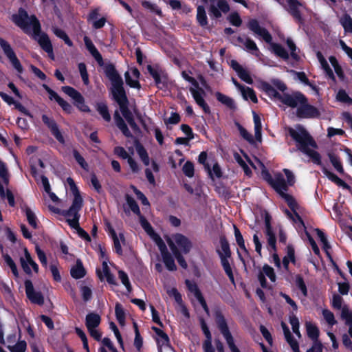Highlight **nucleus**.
Returning <instances> with one entry per match:
<instances>
[{"label": "nucleus", "mask_w": 352, "mask_h": 352, "mask_svg": "<svg viewBox=\"0 0 352 352\" xmlns=\"http://www.w3.org/2000/svg\"><path fill=\"white\" fill-rule=\"evenodd\" d=\"M104 72L106 77L111 82V94L113 99L118 104L122 116L125 118L133 130H139V126L135 122L133 113L129 108V101L123 87V80L116 69L115 65L112 63L105 65Z\"/></svg>", "instance_id": "f257e3e1"}, {"label": "nucleus", "mask_w": 352, "mask_h": 352, "mask_svg": "<svg viewBox=\"0 0 352 352\" xmlns=\"http://www.w3.org/2000/svg\"><path fill=\"white\" fill-rule=\"evenodd\" d=\"M288 132L290 137L296 142V146L299 151L308 155L314 164L322 165L320 153L309 148L311 146L316 148L318 145L304 127L299 126L298 131L289 128Z\"/></svg>", "instance_id": "f03ea898"}, {"label": "nucleus", "mask_w": 352, "mask_h": 352, "mask_svg": "<svg viewBox=\"0 0 352 352\" xmlns=\"http://www.w3.org/2000/svg\"><path fill=\"white\" fill-rule=\"evenodd\" d=\"M12 21L25 33L32 34L37 40L41 47L44 49V37L40 35L41 25L34 15L29 16L23 9H19L18 13L13 14Z\"/></svg>", "instance_id": "7ed1b4c3"}, {"label": "nucleus", "mask_w": 352, "mask_h": 352, "mask_svg": "<svg viewBox=\"0 0 352 352\" xmlns=\"http://www.w3.org/2000/svg\"><path fill=\"white\" fill-rule=\"evenodd\" d=\"M260 89L271 99L278 100L291 108H298L302 102H305L306 96L300 91H294L291 94L287 93L280 94L272 85L266 81L261 82Z\"/></svg>", "instance_id": "20e7f679"}, {"label": "nucleus", "mask_w": 352, "mask_h": 352, "mask_svg": "<svg viewBox=\"0 0 352 352\" xmlns=\"http://www.w3.org/2000/svg\"><path fill=\"white\" fill-rule=\"evenodd\" d=\"M47 208L52 212L66 217V222L72 228L75 229L76 230V232L78 234V236L83 240L87 242H91V236L84 229H82L80 226L79 224V220L80 218V214L79 212L80 210H76L67 214L66 213V212H60V208L50 204L48 205Z\"/></svg>", "instance_id": "39448f33"}, {"label": "nucleus", "mask_w": 352, "mask_h": 352, "mask_svg": "<svg viewBox=\"0 0 352 352\" xmlns=\"http://www.w3.org/2000/svg\"><path fill=\"white\" fill-rule=\"evenodd\" d=\"M216 324L223 336L231 352H241L234 343V338L229 329L226 320L222 311L217 309L214 312Z\"/></svg>", "instance_id": "423d86ee"}, {"label": "nucleus", "mask_w": 352, "mask_h": 352, "mask_svg": "<svg viewBox=\"0 0 352 352\" xmlns=\"http://www.w3.org/2000/svg\"><path fill=\"white\" fill-rule=\"evenodd\" d=\"M270 186L285 201L287 206L292 204L294 197L285 192L289 188L282 173H276L274 174V180Z\"/></svg>", "instance_id": "0eeeda50"}, {"label": "nucleus", "mask_w": 352, "mask_h": 352, "mask_svg": "<svg viewBox=\"0 0 352 352\" xmlns=\"http://www.w3.org/2000/svg\"><path fill=\"white\" fill-rule=\"evenodd\" d=\"M204 3L209 2L208 14L212 19H218L222 16L221 12L230 11V5L226 0H201Z\"/></svg>", "instance_id": "6e6552de"}, {"label": "nucleus", "mask_w": 352, "mask_h": 352, "mask_svg": "<svg viewBox=\"0 0 352 352\" xmlns=\"http://www.w3.org/2000/svg\"><path fill=\"white\" fill-rule=\"evenodd\" d=\"M30 163L32 176L37 184L44 189V170L42 157L36 155H32Z\"/></svg>", "instance_id": "1a4fd4ad"}, {"label": "nucleus", "mask_w": 352, "mask_h": 352, "mask_svg": "<svg viewBox=\"0 0 352 352\" xmlns=\"http://www.w3.org/2000/svg\"><path fill=\"white\" fill-rule=\"evenodd\" d=\"M62 91L74 100V105L79 111L85 113L91 112L89 107L85 102L84 97L78 91L70 86L62 87Z\"/></svg>", "instance_id": "9d476101"}, {"label": "nucleus", "mask_w": 352, "mask_h": 352, "mask_svg": "<svg viewBox=\"0 0 352 352\" xmlns=\"http://www.w3.org/2000/svg\"><path fill=\"white\" fill-rule=\"evenodd\" d=\"M296 116L298 118L310 119L318 118L320 116V112L314 105L309 104L308 99L305 98V102H302L296 109Z\"/></svg>", "instance_id": "9b49d317"}, {"label": "nucleus", "mask_w": 352, "mask_h": 352, "mask_svg": "<svg viewBox=\"0 0 352 352\" xmlns=\"http://www.w3.org/2000/svg\"><path fill=\"white\" fill-rule=\"evenodd\" d=\"M67 183L74 194V199L69 208L68 210L60 209V212H66V213L69 214L74 210H81L83 206V199L73 179L71 177L67 178Z\"/></svg>", "instance_id": "f8f14e48"}, {"label": "nucleus", "mask_w": 352, "mask_h": 352, "mask_svg": "<svg viewBox=\"0 0 352 352\" xmlns=\"http://www.w3.org/2000/svg\"><path fill=\"white\" fill-rule=\"evenodd\" d=\"M0 46L2 48L5 55L10 60L14 69L19 73L23 71L22 65L17 58L10 45L3 38H0Z\"/></svg>", "instance_id": "ddd939ff"}, {"label": "nucleus", "mask_w": 352, "mask_h": 352, "mask_svg": "<svg viewBox=\"0 0 352 352\" xmlns=\"http://www.w3.org/2000/svg\"><path fill=\"white\" fill-rule=\"evenodd\" d=\"M247 26L250 30L253 32L254 34L258 35L259 36L262 37V38L267 43H272V36L271 34L268 32V30L266 28L261 27L256 19H250L248 21Z\"/></svg>", "instance_id": "4468645a"}, {"label": "nucleus", "mask_w": 352, "mask_h": 352, "mask_svg": "<svg viewBox=\"0 0 352 352\" xmlns=\"http://www.w3.org/2000/svg\"><path fill=\"white\" fill-rule=\"evenodd\" d=\"M288 5V12L294 19V20L300 25L304 24V19L299 10V7L302 4L298 0H286Z\"/></svg>", "instance_id": "2eb2a0df"}, {"label": "nucleus", "mask_w": 352, "mask_h": 352, "mask_svg": "<svg viewBox=\"0 0 352 352\" xmlns=\"http://www.w3.org/2000/svg\"><path fill=\"white\" fill-rule=\"evenodd\" d=\"M25 293L29 300L38 305L43 303V298L41 292L34 290L32 283L30 280L25 281Z\"/></svg>", "instance_id": "dca6fc26"}, {"label": "nucleus", "mask_w": 352, "mask_h": 352, "mask_svg": "<svg viewBox=\"0 0 352 352\" xmlns=\"http://www.w3.org/2000/svg\"><path fill=\"white\" fill-rule=\"evenodd\" d=\"M20 261L21 267L25 273L30 274L32 272H38V265L34 262L27 249L24 250V256L21 257Z\"/></svg>", "instance_id": "f3484780"}, {"label": "nucleus", "mask_w": 352, "mask_h": 352, "mask_svg": "<svg viewBox=\"0 0 352 352\" xmlns=\"http://www.w3.org/2000/svg\"><path fill=\"white\" fill-rule=\"evenodd\" d=\"M189 91L197 105L202 109L205 113L210 114L211 113L210 108L204 98V90L203 89L197 90L195 88H190Z\"/></svg>", "instance_id": "a211bd4d"}, {"label": "nucleus", "mask_w": 352, "mask_h": 352, "mask_svg": "<svg viewBox=\"0 0 352 352\" xmlns=\"http://www.w3.org/2000/svg\"><path fill=\"white\" fill-rule=\"evenodd\" d=\"M45 126H47L52 135L60 144H65V138L63 135V133L60 131L58 124L54 120L50 119L49 118L45 116Z\"/></svg>", "instance_id": "6ab92c4d"}, {"label": "nucleus", "mask_w": 352, "mask_h": 352, "mask_svg": "<svg viewBox=\"0 0 352 352\" xmlns=\"http://www.w3.org/2000/svg\"><path fill=\"white\" fill-rule=\"evenodd\" d=\"M174 240L182 253L187 254L190 252L192 244L188 237L182 234L177 233L174 236Z\"/></svg>", "instance_id": "aec40b11"}, {"label": "nucleus", "mask_w": 352, "mask_h": 352, "mask_svg": "<svg viewBox=\"0 0 352 352\" xmlns=\"http://www.w3.org/2000/svg\"><path fill=\"white\" fill-rule=\"evenodd\" d=\"M152 330L155 333V334L158 337L157 338H156V342L159 352H162V346H170V339L166 333H165L163 330L156 327H152Z\"/></svg>", "instance_id": "412c9836"}, {"label": "nucleus", "mask_w": 352, "mask_h": 352, "mask_svg": "<svg viewBox=\"0 0 352 352\" xmlns=\"http://www.w3.org/2000/svg\"><path fill=\"white\" fill-rule=\"evenodd\" d=\"M322 172L323 174L332 182L336 184L340 187H342L344 189L351 190V186L347 184L344 181L338 177L335 173L329 170L326 167L322 166Z\"/></svg>", "instance_id": "4be33fe9"}, {"label": "nucleus", "mask_w": 352, "mask_h": 352, "mask_svg": "<svg viewBox=\"0 0 352 352\" xmlns=\"http://www.w3.org/2000/svg\"><path fill=\"white\" fill-rule=\"evenodd\" d=\"M113 118L117 127L121 131L122 134L126 138H133V134L129 129L124 119L121 117L118 110L113 113Z\"/></svg>", "instance_id": "5701e85b"}, {"label": "nucleus", "mask_w": 352, "mask_h": 352, "mask_svg": "<svg viewBox=\"0 0 352 352\" xmlns=\"http://www.w3.org/2000/svg\"><path fill=\"white\" fill-rule=\"evenodd\" d=\"M236 41L239 43H243L245 45L246 50L250 52L252 54L256 56L259 55V49L258 48L256 43L252 39L247 38L245 41H244L241 36H239L236 37Z\"/></svg>", "instance_id": "b1692460"}, {"label": "nucleus", "mask_w": 352, "mask_h": 352, "mask_svg": "<svg viewBox=\"0 0 352 352\" xmlns=\"http://www.w3.org/2000/svg\"><path fill=\"white\" fill-rule=\"evenodd\" d=\"M134 146L135 148L138 155H139L143 164L145 166H148L150 164L148 154L144 146L142 145V144L140 142L138 139H135L134 140Z\"/></svg>", "instance_id": "393cba45"}, {"label": "nucleus", "mask_w": 352, "mask_h": 352, "mask_svg": "<svg viewBox=\"0 0 352 352\" xmlns=\"http://www.w3.org/2000/svg\"><path fill=\"white\" fill-rule=\"evenodd\" d=\"M101 322V317L99 314L91 312L87 314L85 318V325L87 329L97 328Z\"/></svg>", "instance_id": "a878e982"}, {"label": "nucleus", "mask_w": 352, "mask_h": 352, "mask_svg": "<svg viewBox=\"0 0 352 352\" xmlns=\"http://www.w3.org/2000/svg\"><path fill=\"white\" fill-rule=\"evenodd\" d=\"M70 274L75 279H80L85 276L86 271L80 259H77L76 265L70 270Z\"/></svg>", "instance_id": "bb28decb"}, {"label": "nucleus", "mask_w": 352, "mask_h": 352, "mask_svg": "<svg viewBox=\"0 0 352 352\" xmlns=\"http://www.w3.org/2000/svg\"><path fill=\"white\" fill-rule=\"evenodd\" d=\"M317 57L321 64L322 69L324 70L326 75L328 76V78L329 79H331L333 82H336V76H335L332 69L330 68L327 61L324 58L323 55L322 54V53L320 52H318L317 53Z\"/></svg>", "instance_id": "cd10ccee"}, {"label": "nucleus", "mask_w": 352, "mask_h": 352, "mask_svg": "<svg viewBox=\"0 0 352 352\" xmlns=\"http://www.w3.org/2000/svg\"><path fill=\"white\" fill-rule=\"evenodd\" d=\"M305 327L307 336L313 341H320L318 340L320 331L318 327L311 322H306Z\"/></svg>", "instance_id": "c85d7f7f"}, {"label": "nucleus", "mask_w": 352, "mask_h": 352, "mask_svg": "<svg viewBox=\"0 0 352 352\" xmlns=\"http://www.w3.org/2000/svg\"><path fill=\"white\" fill-rule=\"evenodd\" d=\"M215 96H216L217 100L219 102L226 105L228 108H229L231 110L236 109V106L235 104L234 100L232 98H230L221 92H217Z\"/></svg>", "instance_id": "c756f323"}, {"label": "nucleus", "mask_w": 352, "mask_h": 352, "mask_svg": "<svg viewBox=\"0 0 352 352\" xmlns=\"http://www.w3.org/2000/svg\"><path fill=\"white\" fill-rule=\"evenodd\" d=\"M170 248L177 261L179 265L184 270L188 267V264L182 254V252L179 250L178 248L173 243H169Z\"/></svg>", "instance_id": "7c9ffc66"}, {"label": "nucleus", "mask_w": 352, "mask_h": 352, "mask_svg": "<svg viewBox=\"0 0 352 352\" xmlns=\"http://www.w3.org/2000/svg\"><path fill=\"white\" fill-rule=\"evenodd\" d=\"M220 244L221 251L217 250V253L221 258V256H225V258H230L231 257V250L230 248L229 243L225 236H221L220 237Z\"/></svg>", "instance_id": "2f4dec72"}, {"label": "nucleus", "mask_w": 352, "mask_h": 352, "mask_svg": "<svg viewBox=\"0 0 352 352\" xmlns=\"http://www.w3.org/2000/svg\"><path fill=\"white\" fill-rule=\"evenodd\" d=\"M22 211L25 213L29 224L34 228H37V217L35 212L28 206H23Z\"/></svg>", "instance_id": "473e14b6"}, {"label": "nucleus", "mask_w": 352, "mask_h": 352, "mask_svg": "<svg viewBox=\"0 0 352 352\" xmlns=\"http://www.w3.org/2000/svg\"><path fill=\"white\" fill-rule=\"evenodd\" d=\"M233 228L234 236L237 245L242 250L244 251L246 255L250 256V253L245 247V241L243 239V235L241 233L240 230L237 228L236 225H234Z\"/></svg>", "instance_id": "72a5a7b5"}, {"label": "nucleus", "mask_w": 352, "mask_h": 352, "mask_svg": "<svg viewBox=\"0 0 352 352\" xmlns=\"http://www.w3.org/2000/svg\"><path fill=\"white\" fill-rule=\"evenodd\" d=\"M221 264L225 271V273L228 276L229 280L232 284H235L234 277L232 272V267L228 261V258H225V256H221Z\"/></svg>", "instance_id": "f704fd0d"}, {"label": "nucleus", "mask_w": 352, "mask_h": 352, "mask_svg": "<svg viewBox=\"0 0 352 352\" xmlns=\"http://www.w3.org/2000/svg\"><path fill=\"white\" fill-rule=\"evenodd\" d=\"M96 110L106 122L111 121V115L109 113L108 107L105 102H98L96 104Z\"/></svg>", "instance_id": "c9c22d12"}, {"label": "nucleus", "mask_w": 352, "mask_h": 352, "mask_svg": "<svg viewBox=\"0 0 352 352\" xmlns=\"http://www.w3.org/2000/svg\"><path fill=\"white\" fill-rule=\"evenodd\" d=\"M196 18L200 26L205 27L208 25V18L205 8L203 6H199L197 7Z\"/></svg>", "instance_id": "e433bc0d"}, {"label": "nucleus", "mask_w": 352, "mask_h": 352, "mask_svg": "<svg viewBox=\"0 0 352 352\" xmlns=\"http://www.w3.org/2000/svg\"><path fill=\"white\" fill-rule=\"evenodd\" d=\"M53 33L59 38L62 39L65 43L68 45L69 47L73 46V42L69 38L67 33L62 29L57 28V27H53L52 28Z\"/></svg>", "instance_id": "4c0bfd02"}, {"label": "nucleus", "mask_w": 352, "mask_h": 352, "mask_svg": "<svg viewBox=\"0 0 352 352\" xmlns=\"http://www.w3.org/2000/svg\"><path fill=\"white\" fill-rule=\"evenodd\" d=\"M264 221H265V234L266 236L276 235L273 230V228L272 226V216L266 210H265V212H264Z\"/></svg>", "instance_id": "58836bf2"}, {"label": "nucleus", "mask_w": 352, "mask_h": 352, "mask_svg": "<svg viewBox=\"0 0 352 352\" xmlns=\"http://www.w3.org/2000/svg\"><path fill=\"white\" fill-rule=\"evenodd\" d=\"M162 256L163 262L168 270L173 272L177 270V266L175 263L174 258H173L169 252L164 253L163 255H162Z\"/></svg>", "instance_id": "ea45409f"}, {"label": "nucleus", "mask_w": 352, "mask_h": 352, "mask_svg": "<svg viewBox=\"0 0 352 352\" xmlns=\"http://www.w3.org/2000/svg\"><path fill=\"white\" fill-rule=\"evenodd\" d=\"M328 157L329 158V160L334 167V168L340 173V174H344V170L342 164V162H340V159L338 156L336 155L333 153H328Z\"/></svg>", "instance_id": "a19ab883"}, {"label": "nucleus", "mask_w": 352, "mask_h": 352, "mask_svg": "<svg viewBox=\"0 0 352 352\" xmlns=\"http://www.w3.org/2000/svg\"><path fill=\"white\" fill-rule=\"evenodd\" d=\"M133 329L135 332V338H134V346L137 349L138 352L141 351V349L143 346V338L140 335L138 325V324L134 322H133Z\"/></svg>", "instance_id": "79ce46f5"}, {"label": "nucleus", "mask_w": 352, "mask_h": 352, "mask_svg": "<svg viewBox=\"0 0 352 352\" xmlns=\"http://www.w3.org/2000/svg\"><path fill=\"white\" fill-rule=\"evenodd\" d=\"M156 87L160 89H165L168 87V78L166 72L154 80Z\"/></svg>", "instance_id": "37998d69"}, {"label": "nucleus", "mask_w": 352, "mask_h": 352, "mask_svg": "<svg viewBox=\"0 0 352 352\" xmlns=\"http://www.w3.org/2000/svg\"><path fill=\"white\" fill-rule=\"evenodd\" d=\"M102 269L104 272V276L106 278L107 282L113 285H117V283L115 278L114 275L111 272V270L107 263L106 261L102 262Z\"/></svg>", "instance_id": "c03bdc74"}, {"label": "nucleus", "mask_w": 352, "mask_h": 352, "mask_svg": "<svg viewBox=\"0 0 352 352\" xmlns=\"http://www.w3.org/2000/svg\"><path fill=\"white\" fill-rule=\"evenodd\" d=\"M245 100L250 99L253 103H257L258 99L254 90L249 87H245L244 89L241 91Z\"/></svg>", "instance_id": "a18cd8bd"}, {"label": "nucleus", "mask_w": 352, "mask_h": 352, "mask_svg": "<svg viewBox=\"0 0 352 352\" xmlns=\"http://www.w3.org/2000/svg\"><path fill=\"white\" fill-rule=\"evenodd\" d=\"M207 157H208V155L206 151L201 152L198 156V162L204 166V168L207 171L209 177L211 179H213L212 173V170L210 168V166L209 165L208 163L206 162Z\"/></svg>", "instance_id": "49530a36"}, {"label": "nucleus", "mask_w": 352, "mask_h": 352, "mask_svg": "<svg viewBox=\"0 0 352 352\" xmlns=\"http://www.w3.org/2000/svg\"><path fill=\"white\" fill-rule=\"evenodd\" d=\"M272 47L276 56L284 60H287L289 58V54L287 51L280 44L272 43Z\"/></svg>", "instance_id": "de8ad7c7"}, {"label": "nucleus", "mask_w": 352, "mask_h": 352, "mask_svg": "<svg viewBox=\"0 0 352 352\" xmlns=\"http://www.w3.org/2000/svg\"><path fill=\"white\" fill-rule=\"evenodd\" d=\"M235 124L240 133L241 137L248 142L250 144H252L254 143V139L252 134H250L239 122H236Z\"/></svg>", "instance_id": "09e8293b"}, {"label": "nucleus", "mask_w": 352, "mask_h": 352, "mask_svg": "<svg viewBox=\"0 0 352 352\" xmlns=\"http://www.w3.org/2000/svg\"><path fill=\"white\" fill-rule=\"evenodd\" d=\"M0 195L2 198H6L10 206L15 205L14 197L12 192L9 190H5L3 185L0 183Z\"/></svg>", "instance_id": "8fccbe9b"}, {"label": "nucleus", "mask_w": 352, "mask_h": 352, "mask_svg": "<svg viewBox=\"0 0 352 352\" xmlns=\"http://www.w3.org/2000/svg\"><path fill=\"white\" fill-rule=\"evenodd\" d=\"M115 314L118 323L120 325H124L125 324V313L122 306L118 302L115 306Z\"/></svg>", "instance_id": "3c124183"}, {"label": "nucleus", "mask_w": 352, "mask_h": 352, "mask_svg": "<svg viewBox=\"0 0 352 352\" xmlns=\"http://www.w3.org/2000/svg\"><path fill=\"white\" fill-rule=\"evenodd\" d=\"M341 318L345 321L346 325H352V311L349 309L346 305L343 306L341 309Z\"/></svg>", "instance_id": "603ef678"}, {"label": "nucleus", "mask_w": 352, "mask_h": 352, "mask_svg": "<svg viewBox=\"0 0 352 352\" xmlns=\"http://www.w3.org/2000/svg\"><path fill=\"white\" fill-rule=\"evenodd\" d=\"M126 201L130 209L134 214L138 216L141 214V212L138 203L131 196L129 195H126Z\"/></svg>", "instance_id": "864d4df0"}, {"label": "nucleus", "mask_w": 352, "mask_h": 352, "mask_svg": "<svg viewBox=\"0 0 352 352\" xmlns=\"http://www.w3.org/2000/svg\"><path fill=\"white\" fill-rule=\"evenodd\" d=\"M296 286L300 290L304 296H307L308 291L303 277L300 274L296 275L295 278Z\"/></svg>", "instance_id": "5fc2aeb1"}, {"label": "nucleus", "mask_w": 352, "mask_h": 352, "mask_svg": "<svg viewBox=\"0 0 352 352\" xmlns=\"http://www.w3.org/2000/svg\"><path fill=\"white\" fill-rule=\"evenodd\" d=\"M288 207L290 208V210L294 213V217L296 219L295 223L298 222L302 226L305 227L304 221L302 220V217L300 216V214L298 213L297 210L298 209V204L295 199H293L292 204L290 206H288Z\"/></svg>", "instance_id": "6e6d98bb"}, {"label": "nucleus", "mask_w": 352, "mask_h": 352, "mask_svg": "<svg viewBox=\"0 0 352 352\" xmlns=\"http://www.w3.org/2000/svg\"><path fill=\"white\" fill-rule=\"evenodd\" d=\"M185 284L188 291L192 293L196 298L203 295L195 283L192 282L188 279H186L185 280Z\"/></svg>", "instance_id": "4d7b16f0"}, {"label": "nucleus", "mask_w": 352, "mask_h": 352, "mask_svg": "<svg viewBox=\"0 0 352 352\" xmlns=\"http://www.w3.org/2000/svg\"><path fill=\"white\" fill-rule=\"evenodd\" d=\"M78 67L84 85H88L89 84V79L85 63H80L78 65Z\"/></svg>", "instance_id": "13d9d810"}, {"label": "nucleus", "mask_w": 352, "mask_h": 352, "mask_svg": "<svg viewBox=\"0 0 352 352\" xmlns=\"http://www.w3.org/2000/svg\"><path fill=\"white\" fill-rule=\"evenodd\" d=\"M73 156L76 161V162L80 166V167L85 170H89V165L87 162L85 161V158L80 154V153L74 149L73 151Z\"/></svg>", "instance_id": "bf43d9fd"}, {"label": "nucleus", "mask_w": 352, "mask_h": 352, "mask_svg": "<svg viewBox=\"0 0 352 352\" xmlns=\"http://www.w3.org/2000/svg\"><path fill=\"white\" fill-rule=\"evenodd\" d=\"M118 276L122 283L125 286L127 291L131 292L132 291V286L127 274L123 270H119Z\"/></svg>", "instance_id": "052dcab7"}, {"label": "nucleus", "mask_w": 352, "mask_h": 352, "mask_svg": "<svg viewBox=\"0 0 352 352\" xmlns=\"http://www.w3.org/2000/svg\"><path fill=\"white\" fill-rule=\"evenodd\" d=\"M340 23L345 32H350L352 29V18L347 13H345L341 18Z\"/></svg>", "instance_id": "680f3d73"}, {"label": "nucleus", "mask_w": 352, "mask_h": 352, "mask_svg": "<svg viewBox=\"0 0 352 352\" xmlns=\"http://www.w3.org/2000/svg\"><path fill=\"white\" fill-rule=\"evenodd\" d=\"M182 170L184 174L188 177H192L195 173L194 164L190 161H187L183 166Z\"/></svg>", "instance_id": "e2e57ef3"}, {"label": "nucleus", "mask_w": 352, "mask_h": 352, "mask_svg": "<svg viewBox=\"0 0 352 352\" xmlns=\"http://www.w3.org/2000/svg\"><path fill=\"white\" fill-rule=\"evenodd\" d=\"M289 323L292 325L293 332L298 336L300 337V332L299 331V320L298 318L294 314L289 316Z\"/></svg>", "instance_id": "0e129e2a"}, {"label": "nucleus", "mask_w": 352, "mask_h": 352, "mask_svg": "<svg viewBox=\"0 0 352 352\" xmlns=\"http://www.w3.org/2000/svg\"><path fill=\"white\" fill-rule=\"evenodd\" d=\"M146 69L153 80H155V78L159 77L162 73L165 72L164 70L160 69L157 65L153 67L151 65H148Z\"/></svg>", "instance_id": "69168bd1"}, {"label": "nucleus", "mask_w": 352, "mask_h": 352, "mask_svg": "<svg viewBox=\"0 0 352 352\" xmlns=\"http://www.w3.org/2000/svg\"><path fill=\"white\" fill-rule=\"evenodd\" d=\"M265 276H267L272 282H275L276 280V274L273 267L267 264H265L263 267V272Z\"/></svg>", "instance_id": "338daca9"}, {"label": "nucleus", "mask_w": 352, "mask_h": 352, "mask_svg": "<svg viewBox=\"0 0 352 352\" xmlns=\"http://www.w3.org/2000/svg\"><path fill=\"white\" fill-rule=\"evenodd\" d=\"M228 19L229 22L234 26L239 27L242 24V19L237 12L231 13L228 16Z\"/></svg>", "instance_id": "774afa93"}]
</instances>
